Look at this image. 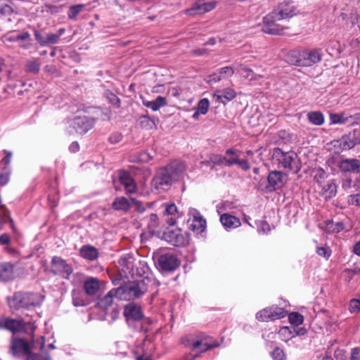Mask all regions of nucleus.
Segmentation results:
<instances>
[{
	"label": "nucleus",
	"instance_id": "nucleus-31",
	"mask_svg": "<svg viewBox=\"0 0 360 360\" xmlns=\"http://www.w3.org/2000/svg\"><path fill=\"white\" fill-rule=\"evenodd\" d=\"M139 123L140 127L145 130H150L156 128L155 120L148 115H141L139 117Z\"/></svg>",
	"mask_w": 360,
	"mask_h": 360
},
{
	"label": "nucleus",
	"instance_id": "nucleus-54",
	"mask_svg": "<svg viewBox=\"0 0 360 360\" xmlns=\"http://www.w3.org/2000/svg\"><path fill=\"white\" fill-rule=\"evenodd\" d=\"M279 335L281 337L282 340L287 341L293 337L292 331L290 330L289 327H283L278 331Z\"/></svg>",
	"mask_w": 360,
	"mask_h": 360
},
{
	"label": "nucleus",
	"instance_id": "nucleus-40",
	"mask_svg": "<svg viewBox=\"0 0 360 360\" xmlns=\"http://www.w3.org/2000/svg\"><path fill=\"white\" fill-rule=\"evenodd\" d=\"M134 258L132 257H122L118 263L123 268V270L130 271L134 266Z\"/></svg>",
	"mask_w": 360,
	"mask_h": 360
},
{
	"label": "nucleus",
	"instance_id": "nucleus-42",
	"mask_svg": "<svg viewBox=\"0 0 360 360\" xmlns=\"http://www.w3.org/2000/svg\"><path fill=\"white\" fill-rule=\"evenodd\" d=\"M105 97L115 108L120 107V99L112 91L107 90L104 93Z\"/></svg>",
	"mask_w": 360,
	"mask_h": 360
},
{
	"label": "nucleus",
	"instance_id": "nucleus-48",
	"mask_svg": "<svg viewBox=\"0 0 360 360\" xmlns=\"http://www.w3.org/2000/svg\"><path fill=\"white\" fill-rule=\"evenodd\" d=\"M120 181V183L124 186H127L131 183H132L134 180L131 178L130 174L125 172V171H121L120 172L119 176Z\"/></svg>",
	"mask_w": 360,
	"mask_h": 360
},
{
	"label": "nucleus",
	"instance_id": "nucleus-20",
	"mask_svg": "<svg viewBox=\"0 0 360 360\" xmlns=\"http://www.w3.org/2000/svg\"><path fill=\"white\" fill-rule=\"evenodd\" d=\"M234 74V70L231 66L224 67L207 76V82L217 83L219 81L231 77Z\"/></svg>",
	"mask_w": 360,
	"mask_h": 360
},
{
	"label": "nucleus",
	"instance_id": "nucleus-8",
	"mask_svg": "<svg viewBox=\"0 0 360 360\" xmlns=\"http://www.w3.org/2000/svg\"><path fill=\"white\" fill-rule=\"evenodd\" d=\"M163 238L174 246H186L189 243V235L180 229H168L163 233Z\"/></svg>",
	"mask_w": 360,
	"mask_h": 360
},
{
	"label": "nucleus",
	"instance_id": "nucleus-60",
	"mask_svg": "<svg viewBox=\"0 0 360 360\" xmlns=\"http://www.w3.org/2000/svg\"><path fill=\"white\" fill-rule=\"evenodd\" d=\"M35 39L40 44L41 46H46V37H44L41 32L39 30H34V32Z\"/></svg>",
	"mask_w": 360,
	"mask_h": 360
},
{
	"label": "nucleus",
	"instance_id": "nucleus-38",
	"mask_svg": "<svg viewBox=\"0 0 360 360\" xmlns=\"http://www.w3.org/2000/svg\"><path fill=\"white\" fill-rule=\"evenodd\" d=\"M72 303L75 307H83L88 304L82 293L75 290L72 292Z\"/></svg>",
	"mask_w": 360,
	"mask_h": 360
},
{
	"label": "nucleus",
	"instance_id": "nucleus-41",
	"mask_svg": "<svg viewBox=\"0 0 360 360\" xmlns=\"http://www.w3.org/2000/svg\"><path fill=\"white\" fill-rule=\"evenodd\" d=\"M345 228L344 224L341 221H329L326 225V229L331 233H339Z\"/></svg>",
	"mask_w": 360,
	"mask_h": 360
},
{
	"label": "nucleus",
	"instance_id": "nucleus-9",
	"mask_svg": "<svg viewBox=\"0 0 360 360\" xmlns=\"http://www.w3.org/2000/svg\"><path fill=\"white\" fill-rule=\"evenodd\" d=\"M50 271L54 275L68 279L73 272V269L62 257L54 256L51 259Z\"/></svg>",
	"mask_w": 360,
	"mask_h": 360
},
{
	"label": "nucleus",
	"instance_id": "nucleus-37",
	"mask_svg": "<svg viewBox=\"0 0 360 360\" xmlns=\"http://www.w3.org/2000/svg\"><path fill=\"white\" fill-rule=\"evenodd\" d=\"M270 307H266L256 314V319L262 322L272 321Z\"/></svg>",
	"mask_w": 360,
	"mask_h": 360
},
{
	"label": "nucleus",
	"instance_id": "nucleus-25",
	"mask_svg": "<svg viewBox=\"0 0 360 360\" xmlns=\"http://www.w3.org/2000/svg\"><path fill=\"white\" fill-rule=\"evenodd\" d=\"M131 207V198L125 197H117L112 203V208L116 211L127 212Z\"/></svg>",
	"mask_w": 360,
	"mask_h": 360
},
{
	"label": "nucleus",
	"instance_id": "nucleus-5",
	"mask_svg": "<svg viewBox=\"0 0 360 360\" xmlns=\"http://www.w3.org/2000/svg\"><path fill=\"white\" fill-rule=\"evenodd\" d=\"M273 160L277 164L278 167L283 168L297 174L301 169L297 155L293 151L284 152L281 148L274 150Z\"/></svg>",
	"mask_w": 360,
	"mask_h": 360
},
{
	"label": "nucleus",
	"instance_id": "nucleus-16",
	"mask_svg": "<svg viewBox=\"0 0 360 360\" xmlns=\"http://www.w3.org/2000/svg\"><path fill=\"white\" fill-rule=\"evenodd\" d=\"M179 259L172 254H164L158 258V265L162 271H174L179 266Z\"/></svg>",
	"mask_w": 360,
	"mask_h": 360
},
{
	"label": "nucleus",
	"instance_id": "nucleus-28",
	"mask_svg": "<svg viewBox=\"0 0 360 360\" xmlns=\"http://www.w3.org/2000/svg\"><path fill=\"white\" fill-rule=\"evenodd\" d=\"M319 186L321 188V193L325 198H332L337 193V186L333 181L323 183Z\"/></svg>",
	"mask_w": 360,
	"mask_h": 360
},
{
	"label": "nucleus",
	"instance_id": "nucleus-6",
	"mask_svg": "<svg viewBox=\"0 0 360 360\" xmlns=\"http://www.w3.org/2000/svg\"><path fill=\"white\" fill-rule=\"evenodd\" d=\"M32 345L26 340L13 337L11 340L9 353L14 357L23 360H33Z\"/></svg>",
	"mask_w": 360,
	"mask_h": 360
},
{
	"label": "nucleus",
	"instance_id": "nucleus-3",
	"mask_svg": "<svg viewBox=\"0 0 360 360\" xmlns=\"http://www.w3.org/2000/svg\"><path fill=\"white\" fill-rule=\"evenodd\" d=\"M159 285V282L154 278L146 276L141 279L129 281L119 287L120 299L134 300L141 297L150 288Z\"/></svg>",
	"mask_w": 360,
	"mask_h": 360
},
{
	"label": "nucleus",
	"instance_id": "nucleus-33",
	"mask_svg": "<svg viewBox=\"0 0 360 360\" xmlns=\"http://www.w3.org/2000/svg\"><path fill=\"white\" fill-rule=\"evenodd\" d=\"M340 17L343 20H346L347 24H351V27H354L355 25H357V29L360 31V15L357 14L351 13L350 16L347 18V15L345 13L340 14Z\"/></svg>",
	"mask_w": 360,
	"mask_h": 360
},
{
	"label": "nucleus",
	"instance_id": "nucleus-63",
	"mask_svg": "<svg viewBox=\"0 0 360 360\" xmlns=\"http://www.w3.org/2000/svg\"><path fill=\"white\" fill-rule=\"evenodd\" d=\"M348 201L350 205L360 206V194L350 195Z\"/></svg>",
	"mask_w": 360,
	"mask_h": 360
},
{
	"label": "nucleus",
	"instance_id": "nucleus-64",
	"mask_svg": "<svg viewBox=\"0 0 360 360\" xmlns=\"http://www.w3.org/2000/svg\"><path fill=\"white\" fill-rule=\"evenodd\" d=\"M350 360H360V348L356 347L352 349Z\"/></svg>",
	"mask_w": 360,
	"mask_h": 360
},
{
	"label": "nucleus",
	"instance_id": "nucleus-17",
	"mask_svg": "<svg viewBox=\"0 0 360 360\" xmlns=\"http://www.w3.org/2000/svg\"><path fill=\"white\" fill-rule=\"evenodd\" d=\"M124 316L128 323L139 321L143 317V313L140 306L129 304L124 309Z\"/></svg>",
	"mask_w": 360,
	"mask_h": 360
},
{
	"label": "nucleus",
	"instance_id": "nucleus-47",
	"mask_svg": "<svg viewBox=\"0 0 360 360\" xmlns=\"http://www.w3.org/2000/svg\"><path fill=\"white\" fill-rule=\"evenodd\" d=\"M210 101L207 98L201 99L198 103L197 110L202 115H205L209 109Z\"/></svg>",
	"mask_w": 360,
	"mask_h": 360
},
{
	"label": "nucleus",
	"instance_id": "nucleus-51",
	"mask_svg": "<svg viewBox=\"0 0 360 360\" xmlns=\"http://www.w3.org/2000/svg\"><path fill=\"white\" fill-rule=\"evenodd\" d=\"M240 72L243 77L249 79L250 80L256 79L253 71L245 65H240Z\"/></svg>",
	"mask_w": 360,
	"mask_h": 360
},
{
	"label": "nucleus",
	"instance_id": "nucleus-52",
	"mask_svg": "<svg viewBox=\"0 0 360 360\" xmlns=\"http://www.w3.org/2000/svg\"><path fill=\"white\" fill-rule=\"evenodd\" d=\"M330 120L333 124H346L347 120L345 114H333L330 115Z\"/></svg>",
	"mask_w": 360,
	"mask_h": 360
},
{
	"label": "nucleus",
	"instance_id": "nucleus-18",
	"mask_svg": "<svg viewBox=\"0 0 360 360\" xmlns=\"http://www.w3.org/2000/svg\"><path fill=\"white\" fill-rule=\"evenodd\" d=\"M165 216L167 217L166 219L167 223L169 226L175 225L176 220L182 216V212L177 208L174 202L165 203Z\"/></svg>",
	"mask_w": 360,
	"mask_h": 360
},
{
	"label": "nucleus",
	"instance_id": "nucleus-23",
	"mask_svg": "<svg viewBox=\"0 0 360 360\" xmlns=\"http://www.w3.org/2000/svg\"><path fill=\"white\" fill-rule=\"evenodd\" d=\"M101 287V281L95 277H89L84 283V289L86 295H94Z\"/></svg>",
	"mask_w": 360,
	"mask_h": 360
},
{
	"label": "nucleus",
	"instance_id": "nucleus-15",
	"mask_svg": "<svg viewBox=\"0 0 360 360\" xmlns=\"http://www.w3.org/2000/svg\"><path fill=\"white\" fill-rule=\"evenodd\" d=\"M216 1L207 2L204 0H198L194 3L191 8L186 10V13L188 15L203 14L211 11L216 7Z\"/></svg>",
	"mask_w": 360,
	"mask_h": 360
},
{
	"label": "nucleus",
	"instance_id": "nucleus-53",
	"mask_svg": "<svg viewBox=\"0 0 360 360\" xmlns=\"http://www.w3.org/2000/svg\"><path fill=\"white\" fill-rule=\"evenodd\" d=\"M298 54H300V51H291L287 55V60L289 63L298 66V63L296 62L300 60Z\"/></svg>",
	"mask_w": 360,
	"mask_h": 360
},
{
	"label": "nucleus",
	"instance_id": "nucleus-46",
	"mask_svg": "<svg viewBox=\"0 0 360 360\" xmlns=\"http://www.w3.org/2000/svg\"><path fill=\"white\" fill-rule=\"evenodd\" d=\"M11 172L8 167H4L0 173V186L6 185L10 179Z\"/></svg>",
	"mask_w": 360,
	"mask_h": 360
},
{
	"label": "nucleus",
	"instance_id": "nucleus-49",
	"mask_svg": "<svg viewBox=\"0 0 360 360\" xmlns=\"http://www.w3.org/2000/svg\"><path fill=\"white\" fill-rule=\"evenodd\" d=\"M340 145L343 150H348L354 148L356 143L354 140L351 139L348 136H343L341 139Z\"/></svg>",
	"mask_w": 360,
	"mask_h": 360
},
{
	"label": "nucleus",
	"instance_id": "nucleus-59",
	"mask_svg": "<svg viewBox=\"0 0 360 360\" xmlns=\"http://www.w3.org/2000/svg\"><path fill=\"white\" fill-rule=\"evenodd\" d=\"M13 13V8L7 4H0V15H7Z\"/></svg>",
	"mask_w": 360,
	"mask_h": 360
},
{
	"label": "nucleus",
	"instance_id": "nucleus-62",
	"mask_svg": "<svg viewBox=\"0 0 360 360\" xmlns=\"http://www.w3.org/2000/svg\"><path fill=\"white\" fill-rule=\"evenodd\" d=\"M211 161L214 163V165L226 166V158L220 155H216L211 158Z\"/></svg>",
	"mask_w": 360,
	"mask_h": 360
},
{
	"label": "nucleus",
	"instance_id": "nucleus-14",
	"mask_svg": "<svg viewBox=\"0 0 360 360\" xmlns=\"http://www.w3.org/2000/svg\"><path fill=\"white\" fill-rule=\"evenodd\" d=\"M267 191L272 192L280 189L284 184V174L277 170L271 171L267 176Z\"/></svg>",
	"mask_w": 360,
	"mask_h": 360
},
{
	"label": "nucleus",
	"instance_id": "nucleus-39",
	"mask_svg": "<svg viewBox=\"0 0 360 360\" xmlns=\"http://www.w3.org/2000/svg\"><path fill=\"white\" fill-rule=\"evenodd\" d=\"M84 8L83 4H77L71 6L68 12V16L70 20H75L77 15L82 11Z\"/></svg>",
	"mask_w": 360,
	"mask_h": 360
},
{
	"label": "nucleus",
	"instance_id": "nucleus-1",
	"mask_svg": "<svg viewBox=\"0 0 360 360\" xmlns=\"http://www.w3.org/2000/svg\"><path fill=\"white\" fill-rule=\"evenodd\" d=\"M185 169L184 164L177 160L160 168L151 180L152 190L159 193L168 191L173 183L180 178Z\"/></svg>",
	"mask_w": 360,
	"mask_h": 360
},
{
	"label": "nucleus",
	"instance_id": "nucleus-24",
	"mask_svg": "<svg viewBox=\"0 0 360 360\" xmlns=\"http://www.w3.org/2000/svg\"><path fill=\"white\" fill-rule=\"evenodd\" d=\"M82 257L89 261H94L98 257V250L91 245H83L79 250Z\"/></svg>",
	"mask_w": 360,
	"mask_h": 360
},
{
	"label": "nucleus",
	"instance_id": "nucleus-58",
	"mask_svg": "<svg viewBox=\"0 0 360 360\" xmlns=\"http://www.w3.org/2000/svg\"><path fill=\"white\" fill-rule=\"evenodd\" d=\"M316 253L326 259H328L331 255V250L328 247H318Z\"/></svg>",
	"mask_w": 360,
	"mask_h": 360
},
{
	"label": "nucleus",
	"instance_id": "nucleus-35",
	"mask_svg": "<svg viewBox=\"0 0 360 360\" xmlns=\"http://www.w3.org/2000/svg\"><path fill=\"white\" fill-rule=\"evenodd\" d=\"M309 122L315 125H321L324 122V117L319 111L309 112L307 115Z\"/></svg>",
	"mask_w": 360,
	"mask_h": 360
},
{
	"label": "nucleus",
	"instance_id": "nucleus-57",
	"mask_svg": "<svg viewBox=\"0 0 360 360\" xmlns=\"http://www.w3.org/2000/svg\"><path fill=\"white\" fill-rule=\"evenodd\" d=\"M349 309L351 313H357L360 311V299H352L349 302Z\"/></svg>",
	"mask_w": 360,
	"mask_h": 360
},
{
	"label": "nucleus",
	"instance_id": "nucleus-45",
	"mask_svg": "<svg viewBox=\"0 0 360 360\" xmlns=\"http://www.w3.org/2000/svg\"><path fill=\"white\" fill-rule=\"evenodd\" d=\"M288 319L290 323L298 326L303 322V316L298 312H292L288 315Z\"/></svg>",
	"mask_w": 360,
	"mask_h": 360
},
{
	"label": "nucleus",
	"instance_id": "nucleus-30",
	"mask_svg": "<svg viewBox=\"0 0 360 360\" xmlns=\"http://www.w3.org/2000/svg\"><path fill=\"white\" fill-rule=\"evenodd\" d=\"M218 345L208 343L205 340H196L193 342L191 347L192 349H199L200 352H205L212 348L217 347Z\"/></svg>",
	"mask_w": 360,
	"mask_h": 360
},
{
	"label": "nucleus",
	"instance_id": "nucleus-19",
	"mask_svg": "<svg viewBox=\"0 0 360 360\" xmlns=\"http://www.w3.org/2000/svg\"><path fill=\"white\" fill-rule=\"evenodd\" d=\"M236 96V92L233 89L225 88L224 89H217L213 94V98L215 102L226 104L232 101Z\"/></svg>",
	"mask_w": 360,
	"mask_h": 360
},
{
	"label": "nucleus",
	"instance_id": "nucleus-50",
	"mask_svg": "<svg viewBox=\"0 0 360 360\" xmlns=\"http://www.w3.org/2000/svg\"><path fill=\"white\" fill-rule=\"evenodd\" d=\"M346 124L349 126L360 125V112L346 116Z\"/></svg>",
	"mask_w": 360,
	"mask_h": 360
},
{
	"label": "nucleus",
	"instance_id": "nucleus-43",
	"mask_svg": "<svg viewBox=\"0 0 360 360\" xmlns=\"http://www.w3.org/2000/svg\"><path fill=\"white\" fill-rule=\"evenodd\" d=\"M226 154L228 155H233L232 158H226V166H232L233 165H237L238 162V155H236V151L233 149H228L226 151Z\"/></svg>",
	"mask_w": 360,
	"mask_h": 360
},
{
	"label": "nucleus",
	"instance_id": "nucleus-44",
	"mask_svg": "<svg viewBox=\"0 0 360 360\" xmlns=\"http://www.w3.org/2000/svg\"><path fill=\"white\" fill-rule=\"evenodd\" d=\"M158 217L156 214H151L148 218V226L150 230L155 231L158 227Z\"/></svg>",
	"mask_w": 360,
	"mask_h": 360
},
{
	"label": "nucleus",
	"instance_id": "nucleus-12",
	"mask_svg": "<svg viewBox=\"0 0 360 360\" xmlns=\"http://www.w3.org/2000/svg\"><path fill=\"white\" fill-rule=\"evenodd\" d=\"M335 164L343 173H355L360 170V160L358 159L340 156L336 160Z\"/></svg>",
	"mask_w": 360,
	"mask_h": 360
},
{
	"label": "nucleus",
	"instance_id": "nucleus-7",
	"mask_svg": "<svg viewBox=\"0 0 360 360\" xmlns=\"http://www.w3.org/2000/svg\"><path fill=\"white\" fill-rule=\"evenodd\" d=\"M69 129L67 130L68 135H72L74 131L84 135L94 125V120L86 116H77L68 121Z\"/></svg>",
	"mask_w": 360,
	"mask_h": 360
},
{
	"label": "nucleus",
	"instance_id": "nucleus-55",
	"mask_svg": "<svg viewBox=\"0 0 360 360\" xmlns=\"http://www.w3.org/2000/svg\"><path fill=\"white\" fill-rule=\"evenodd\" d=\"M274 360H285V355L283 349L276 347L271 354Z\"/></svg>",
	"mask_w": 360,
	"mask_h": 360
},
{
	"label": "nucleus",
	"instance_id": "nucleus-10",
	"mask_svg": "<svg viewBox=\"0 0 360 360\" xmlns=\"http://www.w3.org/2000/svg\"><path fill=\"white\" fill-rule=\"evenodd\" d=\"M298 56L300 60L296 61L298 63V66L310 67L321 60L322 53L321 50L318 49L302 50L300 51V54H298Z\"/></svg>",
	"mask_w": 360,
	"mask_h": 360
},
{
	"label": "nucleus",
	"instance_id": "nucleus-11",
	"mask_svg": "<svg viewBox=\"0 0 360 360\" xmlns=\"http://www.w3.org/2000/svg\"><path fill=\"white\" fill-rule=\"evenodd\" d=\"M6 330L12 332L13 334L20 332L30 333H33L35 330V326L32 322H25L22 319L7 317Z\"/></svg>",
	"mask_w": 360,
	"mask_h": 360
},
{
	"label": "nucleus",
	"instance_id": "nucleus-13",
	"mask_svg": "<svg viewBox=\"0 0 360 360\" xmlns=\"http://www.w3.org/2000/svg\"><path fill=\"white\" fill-rule=\"evenodd\" d=\"M190 219L188 221L189 229L196 233H202L206 229V221L195 209L189 211Z\"/></svg>",
	"mask_w": 360,
	"mask_h": 360
},
{
	"label": "nucleus",
	"instance_id": "nucleus-4",
	"mask_svg": "<svg viewBox=\"0 0 360 360\" xmlns=\"http://www.w3.org/2000/svg\"><path fill=\"white\" fill-rule=\"evenodd\" d=\"M44 297L38 292L18 291L7 297L6 302L11 310H30L41 305Z\"/></svg>",
	"mask_w": 360,
	"mask_h": 360
},
{
	"label": "nucleus",
	"instance_id": "nucleus-26",
	"mask_svg": "<svg viewBox=\"0 0 360 360\" xmlns=\"http://www.w3.org/2000/svg\"><path fill=\"white\" fill-rule=\"evenodd\" d=\"M342 188L348 193H355L360 190V179L346 177L342 179Z\"/></svg>",
	"mask_w": 360,
	"mask_h": 360
},
{
	"label": "nucleus",
	"instance_id": "nucleus-56",
	"mask_svg": "<svg viewBox=\"0 0 360 360\" xmlns=\"http://www.w3.org/2000/svg\"><path fill=\"white\" fill-rule=\"evenodd\" d=\"M327 174L326 172L321 168H319L316 170L314 179L318 183L319 186L323 184V181L326 178Z\"/></svg>",
	"mask_w": 360,
	"mask_h": 360
},
{
	"label": "nucleus",
	"instance_id": "nucleus-21",
	"mask_svg": "<svg viewBox=\"0 0 360 360\" xmlns=\"http://www.w3.org/2000/svg\"><path fill=\"white\" fill-rule=\"evenodd\" d=\"M15 278V265L11 262L0 263V282L6 283Z\"/></svg>",
	"mask_w": 360,
	"mask_h": 360
},
{
	"label": "nucleus",
	"instance_id": "nucleus-27",
	"mask_svg": "<svg viewBox=\"0 0 360 360\" xmlns=\"http://www.w3.org/2000/svg\"><path fill=\"white\" fill-rule=\"evenodd\" d=\"M220 221L224 227L228 229L237 228L240 226L239 219L229 214H223L221 215Z\"/></svg>",
	"mask_w": 360,
	"mask_h": 360
},
{
	"label": "nucleus",
	"instance_id": "nucleus-61",
	"mask_svg": "<svg viewBox=\"0 0 360 360\" xmlns=\"http://www.w3.org/2000/svg\"><path fill=\"white\" fill-rule=\"evenodd\" d=\"M131 206L134 205L135 207L136 210L139 213H143L145 211V207L143 203L139 200H136L135 198H131Z\"/></svg>",
	"mask_w": 360,
	"mask_h": 360
},
{
	"label": "nucleus",
	"instance_id": "nucleus-29",
	"mask_svg": "<svg viewBox=\"0 0 360 360\" xmlns=\"http://www.w3.org/2000/svg\"><path fill=\"white\" fill-rule=\"evenodd\" d=\"M143 104L146 107L152 109L153 111H157L160 108L165 106L167 104V102L166 98L159 96L154 101H143Z\"/></svg>",
	"mask_w": 360,
	"mask_h": 360
},
{
	"label": "nucleus",
	"instance_id": "nucleus-22",
	"mask_svg": "<svg viewBox=\"0 0 360 360\" xmlns=\"http://www.w3.org/2000/svg\"><path fill=\"white\" fill-rule=\"evenodd\" d=\"M118 297L120 298L119 288L111 289L105 296L99 297L97 305L99 308L106 309L113 303V298Z\"/></svg>",
	"mask_w": 360,
	"mask_h": 360
},
{
	"label": "nucleus",
	"instance_id": "nucleus-2",
	"mask_svg": "<svg viewBox=\"0 0 360 360\" xmlns=\"http://www.w3.org/2000/svg\"><path fill=\"white\" fill-rule=\"evenodd\" d=\"M295 15H297V9L292 4L286 1L281 2L272 12L264 17L262 31L269 34L281 35L283 34V29L276 22L292 18Z\"/></svg>",
	"mask_w": 360,
	"mask_h": 360
},
{
	"label": "nucleus",
	"instance_id": "nucleus-32",
	"mask_svg": "<svg viewBox=\"0 0 360 360\" xmlns=\"http://www.w3.org/2000/svg\"><path fill=\"white\" fill-rule=\"evenodd\" d=\"M65 32V28H60L56 33H49L46 36V46L56 44L59 38Z\"/></svg>",
	"mask_w": 360,
	"mask_h": 360
},
{
	"label": "nucleus",
	"instance_id": "nucleus-34",
	"mask_svg": "<svg viewBox=\"0 0 360 360\" xmlns=\"http://www.w3.org/2000/svg\"><path fill=\"white\" fill-rule=\"evenodd\" d=\"M271 313V320L275 321L283 319L288 315V311L283 308L279 307L277 305H272L270 307Z\"/></svg>",
	"mask_w": 360,
	"mask_h": 360
},
{
	"label": "nucleus",
	"instance_id": "nucleus-36",
	"mask_svg": "<svg viewBox=\"0 0 360 360\" xmlns=\"http://www.w3.org/2000/svg\"><path fill=\"white\" fill-rule=\"evenodd\" d=\"M25 66L28 72L37 74L39 72L41 63L39 58H32L26 61Z\"/></svg>",
	"mask_w": 360,
	"mask_h": 360
}]
</instances>
